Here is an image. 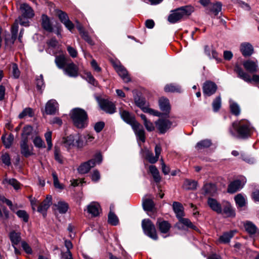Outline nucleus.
Returning <instances> with one entry per match:
<instances>
[{"label":"nucleus","mask_w":259,"mask_h":259,"mask_svg":"<svg viewBox=\"0 0 259 259\" xmlns=\"http://www.w3.org/2000/svg\"><path fill=\"white\" fill-rule=\"evenodd\" d=\"M232 128L235 133L232 131V129H230V132L231 135L242 139L250 137L254 131L249 121L246 119L234 121L232 123Z\"/></svg>","instance_id":"1"},{"label":"nucleus","mask_w":259,"mask_h":259,"mask_svg":"<svg viewBox=\"0 0 259 259\" xmlns=\"http://www.w3.org/2000/svg\"><path fill=\"white\" fill-rule=\"evenodd\" d=\"M194 12V8L187 5L171 10L167 20L170 23H176L190 16Z\"/></svg>","instance_id":"2"},{"label":"nucleus","mask_w":259,"mask_h":259,"mask_svg":"<svg viewBox=\"0 0 259 259\" xmlns=\"http://www.w3.org/2000/svg\"><path fill=\"white\" fill-rule=\"evenodd\" d=\"M70 118L73 125L78 128H83L88 125V114L83 109L75 108L70 113Z\"/></svg>","instance_id":"3"},{"label":"nucleus","mask_w":259,"mask_h":259,"mask_svg":"<svg viewBox=\"0 0 259 259\" xmlns=\"http://www.w3.org/2000/svg\"><path fill=\"white\" fill-rule=\"evenodd\" d=\"M19 9L21 15L19 17V22L21 25L27 26L29 25L28 19H31L34 16V12L32 8L26 3L20 4Z\"/></svg>","instance_id":"4"},{"label":"nucleus","mask_w":259,"mask_h":259,"mask_svg":"<svg viewBox=\"0 0 259 259\" xmlns=\"http://www.w3.org/2000/svg\"><path fill=\"white\" fill-rule=\"evenodd\" d=\"M102 161V157L100 153L95 155V158L82 163L78 168L79 173L84 174L88 172L92 167L96 164H100Z\"/></svg>","instance_id":"5"},{"label":"nucleus","mask_w":259,"mask_h":259,"mask_svg":"<svg viewBox=\"0 0 259 259\" xmlns=\"http://www.w3.org/2000/svg\"><path fill=\"white\" fill-rule=\"evenodd\" d=\"M142 227L145 234L153 240L158 238L154 225L149 219H144L142 222Z\"/></svg>","instance_id":"6"},{"label":"nucleus","mask_w":259,"mask_h":259,"mask_svg":"<svg viewBox=\"0 0 259 259\" xmlns=\"http://www.w3.org/2000/svg\"><path fill=\"white\" fill-rule=\"evenodd\" d=\"M234 71L237 74L238 77L245 82L251 83L252 81H254V82L259 84L258 75L253 74L252 75V77L251 78L248 73L243 71L241 67L237 65L235 66Z\"/></svg>","instance_id":"7"},{"label":"nucleus","mask_w":259,"mask_h":259,"mask_svg":"<svg viewBox=\"0 0 259 259\" xmlns=\"http://www.w3.org/2000/svg\"><path fill=\"white\" fill-rule=\"evenodd\" d=\"M144 154L145 158L152 164L156 163L159 159L162 149L160 145H156L155 147L154 151L155 155L154 156L152 151L147 148L142 150Z\"/></svg>","instance_id":"8"},{"label":"nucleus","mask_w":259,"mask_h":259,"mask_svg":"<svg viewBox=\"0 0 259 259\" xmlns=\"http://www.w3.org/2000/svg\"><path fill=\"white\" fill-rule=\"evenodd\" d=\"M135 103L136 105L141 108L143 112L145 113H148L151 115H153L154 116L160 117L161 115V113L157 110H155L151 108L147 107L145 99L143 98H139L135 99Z\"/></svg>","instance_id":"9"},{"label":"nucleus","mask_w":259,"mask_h":259,"mask_svg":"<svg viewBox=\"0 0 259 259\" xmlns=\"http://www.w3.org/2000/svg\"><path fill=\"white\" fill-rule=\"evenodd\" d=\"M155 124L159 133L163 134L171 127L172 122L168 119L159 118L155 121Z\"/></svg>","instance_id":"10"},{"label":"nucleus","mask_w":259,"mask_h":259,"mask_svg":"<svg viewBox=\"0 0 259 259\" xmlns=\"http://www.w3.org/2000/svg\"><path fill=\"white\" fill-rule=\"evenodd\" d=\"M63 70L64 74L69 77H76L78 75V67L72 61L68 62Z\"/></svg>","instance_id":"11"},{"label":"nucleus","mask_w":259,"mask_h":259,"mask_svg":"<svg viewBox=\"0 0 259 259\" xmlns=\"http://www.w3.org/2000/svg\"><path fill=\"white\" fill-rule=\"evenodd\" d=\"M244 69L249 73H256L258 71V62L257 60H247L243 63Z\"/></svg>","instance_id":"12"},{"label":"nucleus","mask_w":259,"mask_h":259,"mask_svg":"<svg viewBox=\"0 0 259 259\" xmlns=\"http://www.w3.org/2000/svg\"><path fill=\"white\" fill-rule=\"evenodd\" d=\"M135 132L137 140L144 143L145 142V132L142 125L138 122L132 126Z\"/></svg>","instance_id":"13"},{"label":"nucleus","mask_w":259,"mask_h":259,"mask_svg":"<svg viewBox=\"0 0 259 259\" xmlns=\"http://www.w3.org/2000/svg\"><path fill=\"white\" fill-rule=\"evenodd\" d=\"M217 89V85L213 82L207 81L203 84V92L204 95L210 96L214 94Z\"/></svg>","instance_id":"14"},{"label":"nucleus","mask_w":259,"mask_h":259,"mask_svg":"<svg viewBox=\"0 0 259 259\" xmlns=\"http://www.w3.org/2000/svg\"><path fill=\"white\" fill-rule=\"evenodd\" d=\"M119 114L121 118L127 123L130 124L132 126L137 122L135 117L128 111L123 109H119Z\"/></svg>","instance_id":"15"},{"label":"nucleus","mask_w":259,"mask_h":259,"mask_svg":"<svg viewBox=\"0 0 259 259\" xmlns=\"http://www.w3.org/2000/svg\"><path fill=\"white\" fill-rule=\"evenodd\" d=\"M114 68L118 74L121 77L124 82H128L131 81V78L128 74V72L126 69L120 64H115Z\"/></svg>","instance_id":"16"},{"label":"nucleus","mask_w":259,"mask_h":259,"mask_svg":"<svg viewBox=\"0 0 259 259\" xmlns=\"http://www.w3.org/2000/svg\"><path fill=\"white\" fill-rule=\"evenodd\" d=\"M58 104L55 100H50L46 105V113L49 115L55 114L58 110Z\"/></svg>","instance_id":"17"},{"label":"nucleus","mask_w":259,"mask_h":259,"mask_svg":"<svg viewBox=\"0 0 259 259\" xmlns=\"http://www.w3.org/2000/svg\"><path fill=\"white\" fill-rule=\"evenodd\" d=\"M52 197L51 195H48L46 198L40 204L38 207L37 211L44 215L52 203Z\"/></svg>","instance_id":"18"},{"label":"nucleus","mask_w":259,"mask_h":259,"mask_svg":"<svg viewBox=\"0 0 259 259\" xmlns=\"http://www.w3.org/2000/svg\"><path fill=\"white\" fill-rule=\"evenodd\" d=\"M159 106L160 110L163 112V114L167 115L170 111V105L168 99L161 97L159 100Z\"/></svg>","instance_id":"19"},{"label":"nucleus","mask_w":259,"mask_h":259,"mask_svg":"<svg viewBox=\"0 0 259 259\" xmlns=\"http://www.w3.org/2000/svg\"><path fill=\"white\" fill-rule=\"evenodd\" d=\"M101 108L106 113L113 114L115 112V105L111 101L103 100L100 104Z\"/></svg>","instance_id":"20"},{"label":"nucleus","mask_w":259,"mask_h":259,"mask_svg":"<svg viewBox=\"0 0 259 259\" xmlns=\"http://www.w3.org/2000/svg\"><path fill=\"white\" fill-rule=\"evenodd\" d=\"M244 185V182H242L239 180H236L229 185L228 192L230 193H234L242 189Z\"/></svg>","instance_id":"21"},{"label":"nucleus","mask_w":259,"mask_h":259,"mask_svg":"<svg viewBox=\"0 0 259 259\" xmlns=\"http://www.w3.org/2000/svg\"><path fill=\"white\" fill-rule=\"evenodd\" d=\"M100 209L99 204L96 202H91L87 208L88 212L94 217H97L99 214Z\"/></svg>","instance_id":"22"},{"label":"nucleus","mask_w":259,"mask_h":259,"mask_svg":"<svg viewBox=\"0 0 259 259\" xmlns=\"http://www.w3.org/2000/svg\"><path fill=\"white\" fill-rule=\"evenodd\" d=\"M156 225L161 233H167L171 227L170 224L167 221L160 219L157 220Z\"/></svg>","instance_id":"23"},{"label":"nucleus","mask_w":259,"mask_h":259,"mask_svg":"<svg viewBox=\"0 0 259 259\" xmlns=\"http://www.w3.org/2000/svg\"><path fill=\"white\" fill-rule=\"evenodd\" d=\"M222 213H223L227 217H234L235 212L232 208L231 204L227 202H224L223 203Z\"/></svg>","instance_id":"24"},{"label":"nucleus","mask_w":259,"mask_h":259,"mask_svg":"<svg viewBox=\"0 0 259 259\" xmlns=\"http://www.w3.org/2000/svg\"><path fill=\"white\" fill-rule=\"evenodd\" d=\"M207 203L212 210L217 212L218 213H222L221 205L217 200L209 198L207 200Z\"/></svg>","instance_id":"25"},{"label":"nucleus","mask_w":259,"mask_h":259,"mask_svg":"<svg viewBox=\"0 0 259 259\" xmlns=\"http://www.w3.org/2000/svg\"><path fill=\"white\" fill-rule=\"evenodd\" d=\"M28 140L25 138L24 140H21L20 142L21 154L26 157L32 154L31 151L28 146Z\"/></svg>","instance_id":"26"},{"label":"nucleus","mask_w":259,"mask_h":259,"mask_svg":"<svg viewBox=\"0 0 259 259\" xmlns=\"http://www.w3.org/2000/svg\"><path fill=\"white\" fill-rule=\"evenodd\" d=\"M68 59L64 55L56 56L55 62L59 69H63L69 62Z\"/></svg>","instance_id":"27"},{"label":"nucleus","mask_w":259,"mask_h":259,"mask_svg":"<svg viewBox=\"0 0 259 259\" xmlns=\"http://www.w3.org/2000/svg\"><path fill=\"white\" fill-rule=\"evenodd\" d=\"M172 208L178 219L184 216V207L181 203L176 201L174 202Z\"/></svg>","instance_id":"28"},{"label":"nucleus","mask_w":259,"mask_h":259,"mask_svg":"<svg viewBox=\"0 0 259 259\" xmlns=\"http://www.w3.org/2000/svg\"><path fill=\"white\" fill-rule=\"evenodd\" d=\"M217 187L214 184L211 183L206 184L204 185L202 191L205 195L213 196L217 192Z\"/></svg>","instance_id":"29"},{"label":"nucleus","mask_w":259,"mask_h":259,"mask_svg":"<svg viewBox=\"0 0 259 259\" xmlns=\"http://www.w3.org/2000/svg\"><path fill=\"white\" fill-rule=\"evenodd\" d=\"M204 52L210 59L213 58L215 59L218 62L221 61V59L218 58V53L212 47H210L208 46H205L204 47Z\"/></svg>","instance_id":"30"},{"label":"nucleus","mask_w":259,"mask_h":259,"mask_svg":"<svg viewBox=\"0 0 259 259\" xmlns=\"http://www.w3.org/2000/svg\"><path fill=\"white\" fill-rule=\"evenodd\" d=\"M240 51L244 56L247 57L252 55L253 49L249 43H243L241 45Z\"/></svg>","instance_id":"31"},{"label":"nucleus","mask_w":259,"mask_h":259,"mask_svg":"<svg viewBox=\"0 0 259 259\" xmlns=\"http://www.w3.org/2000/svg\"><path fill=\"white\" fill-rule=\"evenodd\" d=\"M244 228L247 233L251 235L259 234V231L257 227L250 222H246L244 224Z\"/></svg>","instance_id":"32"},{"label":"nucleus","mask_w":259,"mask_h":259,"mask_svg":"<svg viewBox=\"0 0 259 259\" xmlns=\"http://www.w3.org/2000/svg\"><path fill=\"white\" fill-rule=\"evenodd\" d=\"M41 25L42 28L48 32L53 31V27L51 23L49 18L46 15L41 16Z\"/></svg>","instance_id":"33"},{"label":"nucleus","mask_w":259,"mask_h":259,"mask_svg":"<svg viewBox=\"0 0 259 259\" xmlns=\"http://www.w3.org/2000/svg\"><path fill=\"white\" fill-rule=\"evenodd\" d=\"M234 233L235 231H233L224 233L220 237L219 241L223 243H229L231 239L233 237Z\"/></svg>","instance_id":"34"},{"label":"nucleus","mask_w":259,"mask_h":259,"mask_svg":"<svg viewBox=\"0 0 259 259\" xmlns=\"http://www.w3.org/2000/svg\"><path fill=\"white\" fill-rule=\"evenodd\" d=\"M149 172L151 174L155 182H159L161 180V177L159 171L154 165H151L149 167Z\"/></svg>","instance_id":"35"},{"label":"nucleus","mask_w":259,"mask_h":259,"mask_svg":"<svg viewBox=\"0 0 259 259\" xmlns=\"http://www.w3.org/2000/svg\"><path fill=\"white\" fill-rule=\"evenodd\" d=\"M18 23H19V19H18L15 21V22L11 28L12 36L10 41L12 44L14 43L17 38V32L18 31Z\"/></svg>","instance_id":"36"},{"label":"nucleus","mask_w":259,"mask_h":259,"mask_svg":"<svg viewBox=\"0 0 259 259\" xmlns=\"http://www.w3.org/2000/svg\"><path fill=\"white\" fill-rule=\"evenodd\" d=\"M140 117L143 120L144 125L148 131L152 132L155 130V126L153 123L150 120H148L144 114H141Z\"/></svg>","instance_id":"37"},{"label":"nucleus","mask_w":259,"mask_h":259,"mask_svg":"<svg viewBox=\"0 0 259 259\" xmlns=\"http://www.w3.org/2000/svg\"><path fill=\"white\" fill-rule=\"evenodd\" d=\"M222 4L221 2H217L211 4L210 6V11L214 14L215 16L218 15L222 10Z\"/></svg>","instance_id":"38"},{"label":"nucleus","mask_w":259,"mask_h":259,"mask_svg":"<svg viewBox=\"0 0 259 259\" xmlns=\"http://www.w3.org/2000/svg\"><path fill=\"white\" fill-rule=\"evenodd\" d=\"M211 145L210 140L205 139L198 142L196 145V149L197 150H200L204 148H206L210 147Z\"/></svg>","instance_id":"39"},{"label":"nucleus","mask_w":259,"mask_h":259,"mask_svg":"<svg viewBox=\"0 0 259 259\" xmlns=\"http://www.w3.org/2000/svg\"><path fill=\"white\" fill-rule=\"evenodd\" d=\"M10 238L13 245H17L21 240L20 234L19 233L13 231L10 234Z\"/></svg>","instance_id":"40"},{"label":"nucleus","mask_w":259,"mask_h":259,"mask_svg":"<svg viewBox=\"0 0 259 259\" xmlns=\"http://www.w3.org/2000/svg\"><path fill=\"white\" fill-rule=\"evenodd\" d=\"M164 91L166 92H177L180 93L181 92V88L178 85H175L171 83L166 84L164 87Z\"/></svg>","instance_id":"41"},{"label":"nucleus","mask_w":259,"mask_h":259,"mask_svg":"<svg viewBox=\"0 0 259 259\" xmlns=\"http://www.w3.org/2000/svg\"><path fill=\"white\" fill-rule=\"evenodd\" d=\"M230 108L231 113L236 115H239L240 113V108L239 106L235 102L230 101Z\"/></svg>","instance_id":"42"},{"label":"nucleus","mask_w":259,"mask_h":259,"mask_svg":"<svg viewBox=\"0 0 259 259\" xmlns=\"http://www.w3.org/2000/svg\"><path fill=\"white\" fill-rule=\"evenodd\" d=\"M34 115V112L31 108H25L19 115L18 117L20 119L25 118L26 116L32 117Z\"/></svg>","instance_id":"43"},{"label":"nucleus","mask_w":259,"mask_h":259,"mask_svg":"<svg viewBox=\"0 0 259 259\" xmlns=\"http://www.w3.org/2000/svg\"><path fill=\"white\" fill-rule=\"evenodd\" d=\"M55 206L60 213H66L68 209V204L64 201L58 202Z\"/></svg>","instance_id":"44"},{"label":"nucleus","mask_w":259,"mask_h":259,"mask_svg":"<svg viewBox=\"0 0 259 259\" xmlns=\"http://www.w3.org/2000/svg\"><path fill=\"white\" fill-rule=\"evenodd\" d=\"M2 140L6 148H9L13 141V136L10 134L8 136L3 135L2 137Z\"/></svg>","instance_id":"45"},{"label":"nucleus","mask_w":259,"mask_h":259,"mask_svg":"<svg viewBox=\"0 0 259 259\" xmlns=\"http://www.w3.org/2000/svg\"><path fill=\"white\" fill-rule=\"evenodd\" d=\"M64 144L65 147L70 148L75 145V137L70 135L64 139Z\"/></svg>","instance_id":"46"},{"label":"nucleus","mask_w":259,"mask_h":259,"mask_svg":"<svg viewBox=\"0 0 259 259\" xmlns=\"http://www.w3.org/2000/svg\"><path fill=\"white\" fill-rule=\"evenodd\" d=\"M197 185L196 181L187 179L184 182L183 187L187 190H194L196 189Z\"/></svg>","instance_id":"47"},{"label":"nucleus","mask_w":259,"mask_h":259,"mask_svg":"<svg viewBox=\"0 0 259 259\" xmlns=\"http://www.w3.org/2000/svg\"><path fill=\"white\" fill-rule=\"evenodd\" d=\"M179 220L180 223L187 227L192 228L196 231H198V228L196 226L194 225L189 219L181 217L179 219Z\"/></svg>","instance_id":"48"},{"label":"nucleus","mask_w":259,"mask_h":259,"mask_svg":"<svg viewBox=\"0 0 259 259\" xmlns=\"http://www.w3.org/2000/svg\"><path fill=\"white\" fill-rule=\"evenodd\" d=\"M143 207L146 211H151L154 207V202L150 199H147L143 202Z\"/></svg>","instance_id":"49"},{"label":"nucleus","mask_w":259,"mask_h":259,"mask_svg":"<svg viewBox=\"0 0 259 259\" xmlns=\"http://www.w3.org/2000/svg\"><path fill=\"white\" fill-rule=\"evenodd\" d=\"M32 127L30 125H26L23 127V132L22 134V140L26 138L28 140V137L30 135L32 132Z\"/></svg>","instance_id":"50"},{"label":"nucleus","mask_w":259,"mask_h":259,"mask_svg":"<svg viewBox=\"0 0 259 259\" xmlns=\"http://www.w3.org/2000/svg\"><path fill=\"white\" fill-rule=\"evenodd\" d=\"M108 223L113 226H116L118 223V219L114 213L110 211L108 214Z\"/></svg>","instance_id":"51"},{"label":"nucleus","mask_w":259,"mask_h":259,"mask_svg":"<svg viewBox=\"0 0 259 259\" xmlns=\"http://www.w3.org/2000/svg\"><path fill=\"white\" fill-rule=\"evenodd\" d=\"M235 200L239 207H241L245 205V199L241 194H239L235 197Z\"/></svg>","instance_id":"52"},{"label":"nucleus","mask_w":259,"mask_h":259,"mask_svg":"<svg viewBox=\"0 0 259 259\" xmlns=\"http://www.w3.org/2000/svg\"><path fill=\"white\" fill-rule=\"evenodd\" d=\"M11 70L13 76L15 78H18L20 74L18 65L16 63H12L11 66Z\"/></svg>","instance_id":"53"},{"label":"nucleus","mask_w":259,"mask_h":259,"mask_svg":"<svg viewBox=\"0 0 259 259\" xmlns=\"http://www.w3.org/2000/svg\"><path fill=\"white\" fill-rule=\"evenodd\" d=\"M213 110L214 112H217L221 106V98L220 96H218L213 100L212 104Z\"/></svg>","instance_id":"54"},{"label":"nucleus","mask_w":259,"mask_h":259,"mask_svg":"<svg viewBox=\"0 0 259 259\" xmlns=\"http://www.w3.org/2000/svg\"><path fill=\"white\" fill-rule=\"evenodd\" d=\"M17 216L23 220V221L26 223L28 221L29 215L26 211L24 210H19L16 212Z\"/></svg>","instance_id":"55"},{"label":"nucleus","mask_w":259,"mask_h":259,"mask_svg":"<svg viewBox=\"0 0 259 259\" xmlns=\"http://www.w3.org/2000/svg\"><path fill=\"white\" fill-rule=\"evenodd\" d=\"M52 176L53 178L54 185L56 188L62 190L64 189L63 186L59 183L58 176L56 172L53 171L52 173Z\"/></svg>","instance_id":"56"},{"label":"nucleus","mask_w":259,"mask_h":259,"mask_svg":"<svg viewBox=\"0 0 259 259\" xmlns=\"http://www.w3.org/2000/svg\"><path fill=\"white\" fill-rule=\"evenodd\" d=\"M83 139H84V137H83L82 136L78 135L77 136L75 137L74 146H76L78 148L83 147L84 145Z\"/></svg>","instance_id":"57"},{"label":"nucleus","mask_w":259,"mask_h":259,"mask_svg":"<svg viewBox=\"0 0 259 259\" xmlns=\"http://www.w3.org/2000/svg\"><path fill=\"white\" fill-rule=\"evenodd\" d=\"M1 159L3 163L6 165L9 166L11 165V158L8 153H4L2 154Z\"/></svg>","instance_id":"58"},{"label":"nucleus","mask_w":259,"mask_h":259,"mask_svg":"<svg viewBox=\"0 0 259 259\" xmlns=\"http://www.w3.org/2000/svg\"><path fill=\"white\" fill-rule=\"evenodd\" d=\"M36 84L37 89L39 90H41L45 86L42 75H40L36 78Z\"/></svg>","instance_id":"59"},{"label":"nucleus","mask_w":259,"mask_h":259,"mask_svg":"<svg viewBox=\"0 0 259 259\" xmlns=\"http://www.w3.org/2000/svg\"><path fill=\"white\" fill-rule=\"evenodd\" d=\"M33 144L37 148H42L45 147V143L41 140V139L39 137H36L33 141Z\"/></svg>","instance_id":"60"},{"label":"nucleus","mask_w":259,"mask_h":259,"mask_svg":"<svg viewBox=\"0 0 259 259\" xmlns=\"http://www.w3.org/2000/svg\"><path fill=\"white\" fill-rule=\"evenodd\" d=\"M45 137L48 144V149L50 150L52 147V132L50 131L47 132L45 135Z\"/></svg>","instance_id":"61"},{"label":"nucleus","mask_w":259,"mask_h":259,"mask_svg":"<svg viewBox=\"0 0 259 259\" xmlns=\"http://www.w3.org/2000/svg\"><path fill=\"white\" fill-rule=\"evenodd\" d=\"M84 75L86 80L91 84L95 85L96 80L90 72H86L84 73Z\"/></svg>","instance_id":"62"},{"label":"nucleus","mask_w":259,"mask_h":259,"mask_svg":"<svg viewBox=\"0 0 259 259\" xmlns=\"http://www.w3.org/2000/svg\"><path fill=\"white\" fill-rule=\"evenodd\" d=\"M8 182L10 185L12 186L15 190H18L20 188V183L15 179H9Z\"/></svg>","instance_id":"63"},{"label":"nucleus","mask_w":259,"mask_h":259,"mask_svg":"<svg viewBox=\"0 0 259 259\" xmlns=\"http://www.w3.org/2000/svg\"><path fill=\"white\" fill-rule=\"evenodd\" d=\"M58 17L62 23H65L66 21L69 20L68 17L66 13L62 12L59 11L58 13Z\"/></svg>","instance_id":"64"}]
</instances>
